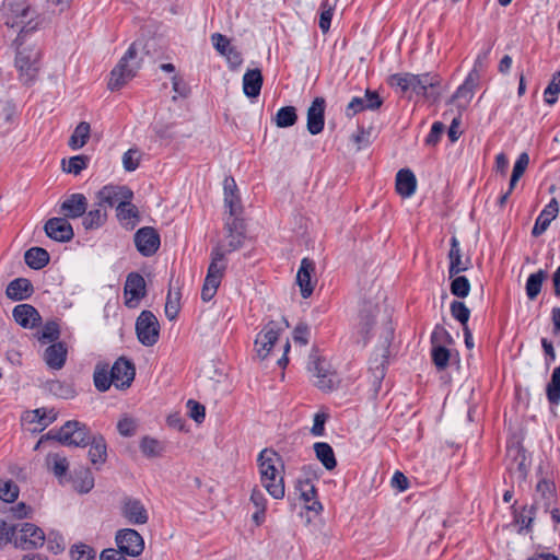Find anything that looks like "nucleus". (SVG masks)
I'll use <instances>...</instances> for the list:
<instances>
[{
	"label": "nucleus",
	"mask_w": 560,
	"mask_h": 560,
	"mask_svg": "<svg viewBox=\"0 0 560 560\" xmlns=\"http://www.w3.org/2000/svg\"><path fill=\"white\" fill-rule=\"evenodd\" d=\"M0 23L16 33L14 42L18 43L38 27L36 13L26 0H4L0 8Z\"/></svg>",
	"instance_id": "1"
},
{
	"label": "nucleus",
	"mask_w": 560,
	"mask_h": 560,
	"mask_svg": "<svg viewBox=\"0 0 560 560\" xmlns=\"http://www.w3.org/2000/svg\"><path fill=\"white\" fill-rule=\"evenodd\" d=\"M143 50L144 47L141 40H136L129 46L117 66L110 72L108 81L109 90H119L129 80L136 77L141 67Z\"/></svg>",
	"instance_id": "2"
},
{
	"label": "nucleus",
	"mask_w": 560,
	"mask_h": 560,
	"mask_svg": "<svg viewBox=\"0 0 560 560\" xmlns=\"http://www.w3.org/2000/svg\"><path fill=\"white\" fill-rule=\"evenodd\" d=\"M280 462V456L270 448L262 450L257 458L260 481L267 492L276 500L282 499L285 493L283 477L277 469V464Z\"/></svg>",
	"instance_id": "3"
},
{
	"label": "nucleus",
	"mask_w": 560,
	"mask_h": 560,
	"mask_svg": "<svg viewBox=\"0 0 560 560\" xmlns=\"http://www.w3.org/2000/svg\"><path fill=\"white\" fill-rule=\"evenodd\" d=\"M389 82L393 86H398L402 92L411 91L433 102L440 97V92L435 90L440 80L435 74L395 73L390 77Z\"/></svg>",
	"instance_id": "4"
},
{
	"label": "nucleus",
	"mask_w": 560,
	"mask_h": 560,
	"mask_svg": "<svg viewBox=\"0 0 560 560\" xmlns=\"http://www.w3.org/2000/svg\"><path fill=\"white\" fill-rule=\"evenodd\" d=\"M225 250L222 245H217L211 250V261L201 289V299L209 302L215 295L226 269Z\"/></svg>",
	"instance_id": "5"
},
{
	"label": "nucleus",
	"mask_w": 560,
	"mask_h": 560,
	"mask_svg": "<svg viewBox=\"0 0 560 560\" xmlns=\"http://www.w3.org/2000/svg\"><path fill=\"white\" fill-rule=\"evenodd\" d=\"M16 45L15 67L19 70V79L24 85H31L36 80L39 70L40 51L35 47L21 48L23 39Z\"/></svg>",
	"instance_id": "6"
},
{
	"label": "nucleus",
	"mask_w": 560,
	"mask_h": 560,
	"mask_svg": "<svg viewBox=\"0 0 560 560\" xmlns=\"http://www.w3.org/2000/svg\"><path fill=\"white\" fill-rule=\"evenodd\" d=\"M89 428L77 420L67 421L56 433L50 431L47 438L55 439L67 446L84 447L89 445L91 438Z\"/></svg>",
	"instance_id": "7"
},
{
	"label": "nucleus",
	"mask_w": 560,
	"mask_h": 560,
	"mask_svg": "<svg viewBox=\"0 0 560 560\" xmlns=\"http://www.w3.org/2000/svg\"><path fill=\"white\" fill-rule=\"evenodd\" d=\"M289 324L284 318L268 322L255 339L257 355L260 359L267 358L280 334Z\"/></svg>",
	"instance_id": "8"
},
{
	"label": "nucleus",
	"mask_w": 560,
	"mask_h": 560,
	"mask_svg": "<svg viewBox=\"0 0 560 560\" xmlns=\"http://www.w3.org/2000/svg\"><path fill=\"white\" fill-rule=\"evenodd\" d=\"M136 332L139 341L147 347L155 345L160 336V324L150 311H142L136 322Z\"/></svg>",
	"instance_id": "9"
},
{
	"label": "nucleus",
	"mask_w": 560,
	"mask_h": 560,
	"mask_svg": "<svg viewBox=\"0 0 560 560\" xmlns=\"http://www.w3.org/2000/svg\"><path fill=\"white\" fill-rule=\"evenodd\" d=\"M225 242L219 243L225 250V255L241 248L245 241V225L241 218H226L224 224Z\"/></svg>",
	"instance_id": "10"
},
{
	"label": "nucleus",
	"mask_w": 560,
	"mask_h": 560,
	"mask_svg": "<svg viewBox=\"0 0 560 560\" xmlns=\"http://www.w3.org/2000/svg\"><path fill=\"white\" fill-rule=\"evenodd\" d=\"M308 371L315 378L314 384L319 389L331 390L336 384V375L325 359L313 358L308 362Z\"/></svg>",
	"instance_id": "11"
},
{
	"label": "nucleus",
	"mask_w": 560,
	"mask_h": 560,
	"mask_svg": "<svg viewBox=\"0 0 560 560\" xmlns=\"http://www.w3.org/2000/svg\"><path fill=\"white\" fill-rule=\"evenodd\" d=\"M115 541L120 551L126 556L137 557L144 549V540L142 536L132 528L119 529L116 533Z\"/></svg>",
	"instance_id": "12"
},
{
	"label": "nucleus",
	"mask_w": 560,
	"mask_h": 560,
	"mask_svg": "<svg viewBox=\"0 0 560 560\" xmlns=\"http://www.w3.org/2000/svg\"><path fill=\"white\" fill-rule=\"evenodd\" d=\"M133 241L138 252L144 257L154 255L161 245L160 234L152 226L139 229Z\"/></svg>",
	"instance_id": "13"
},
{
	"label": "nucleus",
	"mask_w": 560,
	"mask_h": 560,
	"mask_svg": "<svg viewBox=\"0 0 560 560\" xmlns=\"http://www.w3.org/2000/svg\"><path fill=\"white\" fill-rule=\"evenodd\" d=\"M120 514L127 523L143 525L149 520V514L143 503L136 498L125 497L120 502Z\"/></svg>",
	"instance_id": "14"
},
{
	"label": "nucleus",
	"mask_w": 560,
	"mask_h": 560,
	"mask_svg": "<svg viewBox=\"0 0 560 560\" xmlns=\"http://www.w3.org/2000/svg\"><path fill=\"white\" fill-rule=\"evenodd\" d=\"M45 542L43 529L32 523H23L15 539V546L23 550H31L42 547Z\"/></svg>",
	"instance_id": "15"
},
{
	"label": "nucleus",
	"mask_w": 560,
	"mask_h": 560,
	"mask_svg": "<svg viewBox=\"0 0 560 560\" xmlns=\"http://www.w3.org/2000/svg\"><path fill=\"white\" fill-rule=\"evenodd\" d=\"M96 197L97 206H103L107 210V208H117L120 201L132 199L133 192L126 186L106 185L98 190Z\"/></svg>",
	"instance_id": "16"
},
{
	"label": "nucleus",
	"mask_w": 560,
	"mask_h": 560,
	"mask_svg": "<svg viewBox=\"0 0 560 560\" xmlns=\"http://www.w3.org/2000/svg\"><path fill=\"white\" fill-rule=\"evenodd\" d=\"M124 295L127 307L135 308L139 305L140 300L145 295V281L140 273L131 272L127 276Z\"/></svg>",
	"instance_id": "17"
},
{
	"label": "nucleus",
	"mask_w": 560,
	"mask_h": 560,
	"mask_svg": "<svg viewBox=\"0 0 560 560\" xmlns=\"http://www.w3.org/2000/svg\"><path fill=\"white\" fill-rule=\"evenodd\" d=\"M383 104V100L376 91L366 90L364 96H355L348 103L345 115L352 118L363 110L378 109Z\"/></svg>",
	"instance_id": "18"
},
{
	"label": "nucleus",
	"mask_w": 560,
	"mask_h": 560,
	"mask_svg": "<svg viewBox=\"0 0 560 560\" xmlns=\"http://www.w3.org/2000/svg\"><path fill=\"white\" fill-rule=\"evenodd\" d=\"M109 369L115 387L125 389L131 385L136 375V369L131 361L121 357Z\"/></svg>",
	"instance_id": "19"
},
{
	"label": "nucleus",
	"mask_w": 560,
	"mask_h": 560,
	"mask_svg": "<svg viewBox=\"0 0 560 560\" xmlns=\"http://www.w3.org/2000/svg\"><path fill=\"white\" fill-rule=\"evenodd\" d=\"M46 235L60 243L69 242L73 238V229L66 218H51L44 225Z\"/></svg>",
	"instance_id": "20"
},
{
	"label": "nucleus",
	"mask_w": 560,
	"mask_h": 560,
	"mask_svg": "<svg viewBox=\"0 0 560 560\" xmlns=\"http://www.w3.org/2000/svg\"><path fill=\"white\" fill-rule=\"evenodd\" d=\"M325 107L324 97H316L307 108V131L315 136L323 131L325 126Z\"/></svg>",
	"instance_id": "21"
},
{
	"label": "nucleus",
	"mask_w": 560,
	"mask_h": 560,
	"mask_svg": "<svg viewBox=\"0 0 560 560\" xmlns=\"http://www.w3.org/2000/svg\"><path fill=\"white\" fill-rule=\"evenodd\" d=\"M88 209V199L83 194H71L68 196L61 203L59 208V213L63 215V218L68 219H78L82 217Z\"/></svg>",
	"instance_id": "22"
},
{
	"label": "nucleus",
	"mask_w": 560,
	"mask_h": 560,
	"mask_svg": "<svg viewBox=\"0 0 560 560\" xmlns=\"http://www.w3.org/2000/svg\"><path fill=\"white\" fill-rule=\"evenodd\" d=\"M450 252H448V276L453 278L459 275L463 271H466L470 268L471 261L469 258L463 259V253L460 248L459 241L456 236H452L450 240Z\"/></svg>",
	"instance_id": "23"
},
{
	"label": "nucleus",
	"mask_w": 560,
	"mask_h": 560,
	"mask_svg": "<svg viewBox=\"0 0 560 560\" xmlns=\"http://www.w3.org/2000/svg\"><path fill=\"white\" fill-rule=\"evenodd\" d=\"M14 320L25 329H33L42 324L39 312L31 304H19L12 311Z\"/></svg>",
	"instance_id": "24"
},
{
	"label": "nucleus",
	"mask_w": 560,
	"mask_h": 560,
	"mask_svg": "<svg viewBox=\"0 0 560 560\" xmlns=\"http://www.w3.org/2000/svg\"><path fill=\"white\" fill-rule=\"evenodd\" d=\"M315 271V264L308 258H303L296 273V283L300 287L301 295L307 299L314 291L312 275Z\"/></svg>",
	"instance_id": "25"
},
{
	"label": "nucleus",
	"mask_w": 560,
	"mask_h": 560,
	"mask_svg": "<svg viewBox=\"0 0 560 560\" xmlns=\"http://www.w3.org/2000/svg\"><path fill=\"white\" fill-rule=\"evenodd\" d=\"M559 212V205L556 198H552L548 205L541 210L537 217L532 235L537 237L547 231L552 220H555Z\"/></svg>",
	"instance_id": "26"
},
{
	"label": "nucleus",
	"mask_w": 560,
	"mask_h": 560,
	"mask_svg": "<svg viewBox=\"0 0 560 560\" xmlns=\"http://www.w3.org/2000/svg\"><path fill=\"white\" fill-rule=\"evenodd\" d=\"M116 215L119 223L127 230H133L140 221L138 208L131 203V199L118 203Z\"/></svg>",
	"instance_id": "27"
},
{
	"label": "nucleus",
	"mask_w": 560,
	"mask_h": 560,
	"mask_svg": "<svg viewBox=\"0 0 560 560\" xmlns=\"http://www.w3.org/2000/svg\"><path fill=\"white\" fill-rule=\"evenodd\" d=\"M377 313V306L374 304H369L366 307L360 311L359 315V324H358V334L360 337L358 338V342H362L363 346L366 345L370 338V331L374 324V318Z\"/></svg>",
	"instance_id": "28"
},
{
	"label": "nucleus",
	"mask_w": 560,
	"mask_h": 560,
	"mask_svg": "<svg viewBox=\"0 0 560 560\" xmlns=\"http://www.w3.org/2000/svg\"><path fill=\"white\" fill-rule=\"evenodd\" d=\"M67 347L63 342H55L46 348L44 352V361L48 368L60 370L67 360Z\"/></svg>",
	"instance_id": "29"
},
{
	"label": "nucleus",
	"mask_w": 560,
	"mask_h": 560,
	"mask_svg": "<svg viewBox=\"0 0 560 560\" xmlns=\"http://www.w3.org/2000/svg\"><path fill=\"white\" fill-rule=\"evenodd\" d=\"M34 293L32 282L26 278H16L12 280L5 290L8 299L12 301H23Z\"/></svg>",
	"instance_id": "30"
},
{
	"label": "nucleus",
	"mask_w": 560,
	"mask_h": 560,
	"mask_svg": "<svg viewBox=\"0 0 560 560\" xmlns=\"http://www.w3.org/2000/svg\"><path fill=\"white\" fill-rule=\"evenodd\" d=\"M296 490L300 492V498L305 503L308 511L319 513L323 509L319 501H317L316 488L310 480H300L296 485Z\"/></svg>",
	"instance_id": "31"
},
{
	"label": "nucleus",
	"mask_w": 560,
	"mask_h": 560,
	"mask_svg": "<svg viewBox=\"0 0 560 560\" xmlns=\"http://www.w3.org/2000/svg\"><path fill=\"white\" fill-rule=\"evenodd\" d=\"M264 78L259 69H248L243 75V92L249 98L259 96Z\"/></svg>",
	"instance_id": "32"
},
{
	"label": "nucleus",
	"mask_w": 560,
	"mask_h": 560,
	"mask_svg": "<svg viewBox=\"0 0 560 560\" xmlns=\"http://www.w3.org/2000/svg\"><path fill=\"white\" fill-rule=\"evenodd\" d=\"M417 188V179L415 174L408 168H401L396 174V190L404 197H411Z\"/></svg>",
	"instance_id": "33"
},
{
	"label": "nucleus",
	"mask_w": 560,
	"mask_h": 560,
	"mask_svg": "<svg viewBox=\"0 0 560 560\" xmlns=\"http://www.w3.org/2000/svg\"><path fill=\"white\" fill-rule=\"evenodd\" d=\"M478 82L479 80L476 71H470L464 83L458 86L453 96V100L458 102V106H466L471 101Z\"/></svg>",
	"instance_id": "34"
},
{
	"label": "nucleus",
	"mask_w": 560,
	"mask_h": 560,
	"mask_svg": "<svg viewBox=\"0 0 560 560\" xmlns=\"http://www.w3.org/2000/svg\"><path fill=\"white\" fill-rule=\"evenodd\" d=\"M94 386L100 392H106L114 384L110 369L107 363H97L93 373Z\"/></svg>",
	"instance_id": "35"
},
{
	"label": "nucleus",
	"mask_w": 560,
	"mask_h": 560,
	"mask_svg": "<svg viewBox=\"0 0 560 560\" xmlns=\"http://www.w3.org/2000/svg\"><path fill=\"white\" fill-rule=\"evenodd\" d=\"M24 260L30 268L39 270L49 262V254L42 247H32L25 252Z\"/></svg>",
	"instance_id": "36"
},
{
	"label": "nucleus",
	"mask_w": 560,
	"mask_h": 560,
	"mask_svg": "<svg viewBox=\"0 0 560 560\" xmlns=\"http://www.w3.org/2000/svg\"><path fill=\"white\" fill-rule=\"evenodd\" d=\"M316 458L327 470H332L337 466V460L332 447L326 442H316L313 446Z\"/></svg>",
	"instance_id": "37"
},
{
	"label": "nucleus",
	"mask_w": 560,
	"mask_h": 560,
	"mask_svg": "<svg viewBox=\"0 0 560 560\" xmlns=\"http://www.w3.org/2000/svg\"><path fill=\"white\" fill-rule=\"evenodd\" d=\"M82 225L85 230H95L101 228L106 219H107V210L103 208V206H97L96 208L85 211V213L82 215Z\"/></svg>",
	"instance_id": "38"
},
{
	"label": "nucleus",
	"mask_w": 560,
	"mask_h": 560,
	"mask_svg": "<svg viewBox=\"0 0 560 560\" xmlns=\"http://www.w3.org/2000/svg\"><path fill=\"white\" fill-rule=\"evenodd\" d=\"M89 458L92 464H103L106 460V442L103 436H92L89 443Z\"/></svg>",
	"instance_id": "39"
},
{
	"label": "nucleus",
	"mask_w": 560,
	"mask_h": 560,
	"mask_svg": "<svg viewBox=\"0 0 560 560\" xmlns=\"http://www.w3.org/2000/svg\"><path fill=\"white\" fill-rule=\"evenodd\" d=\"M547 278V271L539 269L538 271L529 275L526 281L525 290L529 300H535L541 291L542 282Z\"/></svg>",
	"instance_id": "40"
},
{
	"label": "nucleus",
	"mask_w": 560,
	"mask_h": 560,
	"mask_svg": "<svg viewBox=\"0 0 560 560\" xmlns=\"http://www.w3.org/2000/svg\"><path fill=\"white\" fill-rule=\"evenodd\" d=\"M272 120L278 128H289L293 126L298 120L295 107L284 106L279 108Z\"/></svg>",
	"instance_id": "41"
},
{
	"label": "nucleus",
	"mask_w": 560,
	"mask_h": 560,
	"mask_svg": "<svg viewBox=\"0 0 560 560\" xmlns=\"http://www.w3.org/2000/svg\"><path fill=\"white\" fill-rule=\"evenodd\" d=\"M546 395L552 406L560 404V365L552 371L550 382L546 387Z\"/></svg>",
	"instance_id": "42"
},
{
	"label": "nucleus",
	"mask_w": 560,
	"mask_h": 560,
	"mask_svg": "<svg viewBox=\"0 0 560 560\" xmlns=\"http://www.w3.org/2000/svg\"><path fill=\"white\" fill-rule=\"evenodd\" d=\"M91 127L86 121H81L69 139V145L73 150L81 149L89 140Z\"/></svg>",
	"instance_id": "43"
},
{
	"label": "nucleus",
	"mask_w": 560,
	"mask_h": 560,
	"mask_svg": "<svg viewBox=\"0 0 560 560\" xmlns=\"http://www.w3.org/2000/svg\"><path fill=\"white\" fill-rule=\"evenodd\" d=\"M34 336L40 343H55L60 336L59 326L56 322H47Z\"/></svg>",
	"instance_id": "44"
},
{
	"label": "nucleus",
	"mask_w": 560,
	"mask_h": 560,
	"mask_svg": "<svg viewBox=\"0 0 560 560\" xmlns=\"http://www.w3.org/2000/svg\"><path fill=\"white\" fill-rule=\"evenodd\" d=\"M89 161L86 155H75L68 161L62 160V170L69 174L79 175L88 167Z\"/></svg>",
	"instance_id": "45"
},
{
	"label": "nucleus",
	"mask_w": 560,
	"mask_h": 560,
	"mask_svg": "<svg viewBox=\"0 0 560 560\" xmlns=\"http://www.w3.org/2000/svg\"><path fill=\"white\" fill-rule=\"evenodd\" d=\"M536 492L542 501L544 509L548 510L555 498V485L546 479H541L536 486Z\"/></svg>",
	"instance_id": "46"
},
{
	"label": "nucleus",
	"mask_w": 560,
	"mask_h": 560,
	"mask_svg": "<svg viewBox=\"0 0 560 560\" xmlns=\"http://www.w3.org/2000/svg\"><path fill=\"white\" fill-rule=\"evenodd\" d=\"M538 504L539 501L536 499L535 503L529 509L525 506L523 508L522 512L515 514V522L521 526V529L525 528L526 530H530Z\"/></svg>",
	"instance_id": "47"
},
{
	"label": "nucleus",
	"mask_w": 560,
	"mask_h": 560,
	"mask_svg": "<svg viewBox=\"0 0 560 560\" xmlns=\"http://www.w3.org/2000/svg\"><path fill=\"white\" fill-rule=\"evenodd\" d=\"M451 282V293L459 299L466 298L470 292V282L465 276H455Z\"/></svg>",
	"instance_id": "48"
},
{
	"label": "nucleus",
	"mask_w": 560,
	"mask_h": 560,
	"mask_svg": "<svg viewBox=\"0 0 560 560\" xmlns=\"http://www.w3.org/2000/svg\"><path fill=\"white\" fill-rule=\"evenodd\" d=\"M47 463L51 465V470L58 478L63 477L69 467L67 458L60 454H48Z\"/></svg>",
	"instance_id": "49"
},
{
	"label": "nucleus",
	"mask_w": 560,
	"mask_h": 560,
	"mask_svg": "<svg viewBox=\"0 0 560 560\" xmlns=\"http://www.w3.org/2000/svg\"><path fill=\"white\" fill-rule=\"evenodd\" d=\"M560 93V71H557L553 75L549 84L544 91L545 102L548 105H553L558 100V94Z\"/></svg>",
	"instance_id": "50"
},
{
	"label": "nucleus",
	"mask_w": 560,
	"mask_h": 560,
	"mask_svg": "<svg viewBox=\"0 0 560 560\" xmlns=\"http://www.w3.org/2000/svg\"><path fill=\"white\" fill-rule=\"evenodd\" d=\"M140 450L147 457H156L162 453L163 446L158 440L144 436L140 442Z\"/></svg>",
	"instance_id": "51"
},
{
	"label": "nucleus",
	"mask_w": 560,
	"mask_h": 560,
	"mask_svg": "<svg viewBox=\"0 0 560 560\" xmlns=\"http://www.w3.org/2000/svg\"><path fill=\"white\" fill-rule=\"evenodd\" d=\"M452 316L458 320L463 327L468 326L467 323L470 317V310L465 305L464 302L453 301L450 306Z\"/></svg>",
	"instance_id": "52"
},
{
	"label": "nucleus",
	"mask_w": 560,
	"mask_h": 560,
	"mask_svg": "<svg viewBox=\"0 0 560 560\" xmlns=\"http://www.w3.org/2000/svg\"><path fill=\"white\" fill-rule=\"evenodd\" d=\"M179 300L180 294L178 291H168L166 303H165V315L170 320H173L177 317L179 312Z\"/></svg>",
	"instance_id": "53"
},
{
	"label": "nucleus",
	"mask_w": 560,
	"mask_h": 560,
	"mask_svg": "<svg viewBox=\"0 0 560 560\" xmlns=\"http://www.w3.org/2000/svg\"><path fill=\"white\" fill-rule=\"evenodd\" d=\"M432 361L439 370H444L450 361L448 349L442 345L432 347Z\"/></svg>",
	"instance_id": "54"
},
{
	"label": "nucleus",
	"mask_w": 560,
	"mask_h": 560,
	"mask_svg": "<svg viewBox=\"0 0 560 560\" xmlns=\"http://www.w3.org/2000/svg\"><path fill=\"white\" fill-rule=\"evenodd\" d=\"M19 497V487L11 480L0 481V500L11 503Z\"/></svg>",
	"instance_id": "55"
},
{
	"label": "nucleus",
	"mask_w": 560,
	"mask_h": 560,
	"mask_svg": "<svg viewBox=\"0 0 560 560\" xmlns=\"http://www.w3.org/2000/svg\"><path fill=\"white\" fill-rule=\"evenodd\" d=\"M70 553L73 560H94L96 556L95 550L85 544L72 546Z\"/></svg>",
	"instance_id": "56"
},
{
	"label": "nucleus",
	"mask_w": 560,
	"mask_h": 560,
	"mask_svg": "<svg viewBox=\"0 0 560 560\" xmlns=\"http://www.w3.org/2000/svg\"><path fill=\"white\" fill-rule=\"evenodd\" d=\"M451 334L441 325H436L431 335V343L432 347L438 345L445 346L446 343L452 342Z\"/></svg>",
	"instance_id": "57"
},
{
	"label": "nucleus",
	"mask_w": 560,
	"mask_h": 560,
	"mask_svg": "<svg viewBox=\"0 0 560 560\" xmlns=\"http://www.w3.org/2000/svg\"><path fill=\"white\" fill-rule=\"evenodd\" d=\"M334 14V9L330 4H328V1H324L322 3V12L319 16V28L323 31V33H326L329 31L331 19Z\"/></svg>",
	"instance_id": "58"
},
{
	"label": "nucleus",
	"mask_w": 560,
	"mask_h": 560,
	"mask_svg": "<svg viewBox=\"0 0 560 560\" xmlns=\"http://www.w3.org/2000/svg\"><path fill=\"white\" fill-rule=\"evenodd\" d=\"M224 205L229 209V218H241L242 207L237 194L225 196Z\"/></svg>",
	"instance_id": "59"
},
{
	"label": "nucleus",
	"mask_w": 560,
	"mask_h": 560,
	"mask_svg": "<svg viewBox=\"0 0 560 560\" xmlns=\"http://www.w3.org/2000/svg\"><path fill=\"white\" fill-rule=\"evenodd\" d=\"M187 408L189 410V416L196 422L201 423L205 420L206 411L205 407L197 402L196 400L189 399L187 401Z\"/></svg>",
	"instance_id": "60"
},
{
	"label": "nucleus",
	"mask_w": 560,
	"mask_h": 560,
	"mask_svg": "<svg viewBox=\"0 0 560 560\" xmlns=\"http://www.w3.org/2000/svg\"><path fill=\"white\" fill-rule=\"evenodd\" d=\"M34 417L37 419L39 424L47 427L57 419V413L54 411V409L46 410L40 408L34 410Z\"/></svg>",
	"instance_id": "61"
},
{
	"label": "nucleus",
	"mask_w": 560,
	"mask_h": 560,
	"mask_svg": "<svg viewBox=\"0 0 560 560\" xmlns=\"http://www.w3.org/2000/svg\"><path fill=\"white\" fill-rule=\"evenodd\" d=\"M117 430L124 436H132L137 430V422L131 418L120 419L117 423Z\"/></svg>",
	"instance_id": "62"
},
{
	"label": "nucleus",
	"mask_w": 560,
	"mask_h": 560,
	"mask_svg": "<svg viewBox=\"0 0 560 560\" xmlns=\"http://www.w3.org/2000/svg\"><path fill=\"white\" fill-rule=\"evenodd\" d=\"M122 164L126 171H135L139 166L138 151L129 149L127 152H125L122 156Z\"/></svg>",
	"instance_id": "63"
},
{
	"label": "nucleus",
	"mask_w": 560,
	"mask_h": 560,
	"mask_svg": "<svg viewBox=\"0 0 560 560\" xmlns=\"http://www.w3.org/2000/svg\"><path fill=\"white\" fill-rule=\"evenodd\" d=\"M211 42L218 52L222 56L232 47L229 38L220 33L212 34Z\"/></svg>",
	"instance_id": "64"
}]
</instances>
